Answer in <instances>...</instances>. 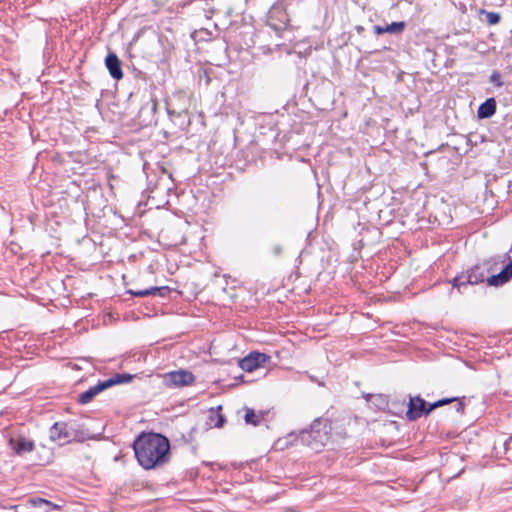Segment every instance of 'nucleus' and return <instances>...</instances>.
Instances as JSON below:
<instances>
[{
	"instance_id": "9b49d317",
	"label": "nucleus",
	"mask_w": 512,
	"mask_h": 512,
	"mask_svg": "<svg viewBox=\"0 0 512 512\" xmlns=\"http://www.w3.org/2000/svg\"><path fill=\"white\" fill-rule=\"evenodd\" d=\"M105 64H106V67L113 79H115V80L122 79L123 72H122V68H121V62L115 53H109L106 56Z\"/></svg>"
},
{
	"instance_id": "7ed1b4c3",
	"label": "nucleus",
	"mask_w": 512,
	"mask_h": 512,
	"mask_svg": "<svg viewBox=\"0 0 512 512\" xmlns=\"http://www.w3.org/2000/svg\"><path fill=\"white\" fill-rule=\"evenodd\" d=\"M330 429L328 419L316 418L309 429L300 431L297 438L303 445L315 451H320L330 438Z\"/></svg>"
},
{
	"instance_id": "4be33fe9",
	"label": "nucleus",
	"mask_w": 512,
	"mask_h": 512,
	"mask_svg": "<svg viewBox=\"0 0 512 512\" xmlns=\"http://www.w3.org/2000/svg\"><path fill=\"white\" fill-rule=\"evenodd\" d=\"M373 31L375 34L377 35H380V34H384L385 33V30H384V26H381V25H375L373 27Z\"/></svg>"
},
{
	"instance_id": "412c9836",
	"label": "nucleus",
	"mask_w": 512,
	"mask_h": 512,
	"mask_svg": "<svg viewBox=\"0 0 512 512\" xmlns=\"http://www.w3.org/2000/svg\"><path fill=\"white\" fill-rule=\"evenodd\" d=\"M29 503L32 506L50 505L51 504L48 500H45V499L39 498V497L30 499Z\"/></svg>"
},
{
	"instance_id": "1a4fd4ad",
	"label": "nucleus",
	"mask_w": 512,
	"mask_h": 512,
	"mask_svg": "<svg viewBox=\"0 0 512 512\" xmlns=\"http://www.w3.org/2000/svg\"><path fill=\"white\" fill-rule=\"evenodd\" d=\"M73 433L65 422H55L50 428V439L52 441H60L68 443L73 438Z\"/></svg>"
},
{
	"instance_id": "2eb2a0df",
	"label": "nucleus",
	"mask_w": 512,
	"mask_h": 512,
	"mask_svg": "<svg viewBox=\"0 0 512 512\" xmlns=\"http://www.w3.org/2000/svg\"><path fill=\"white\" fill-rule=\"evenodd\" d=\"M222 406H218L215 410L212 409L209 415V421L214 427L221 428L223 427L226 419L224 415L221 413Z\"/></svg>"
},
{
	"instance_id": "4468645a",
	"label": "nucleus",
	"mask_w": 512,
	"mask_h": 512,
	"mask_svg": "<svg viewBox=\"0 0 512 512\" xmlns=\"http://www.w3.org/2000/svg\"><path fill=\"white\" fill-rule=\"evenodd\" d=\"M267 414L263 412L256 413L253 409L247 408L245 413V422L247 424H251L253 426L260 425L261 421L264 419V416Z\"/></svg>"
},
{
	"instance_id": "5701e85b",
	"label": "nucleus",
	"mask_w": 512,
	"mask_h": 512,
	"mask_svg": "<svg viewBox=\"0 0 512 512\" xmlns=\"http://www.w3.org/2000/svg\"><path fill=\"white\" fill-rule=\"evenodd\" d=\"M457 412H463L464 411V404L462 402H458L456 406Z\"/></svg>"
},
{
	"instance_id": "0eeeda50",
	"label": "nucleus",
	"mask_w": 512,
	"mask_h": 512,
	"mask_svg": "<svg viewBox=\"0 0 512 512\" xmlns=\"http://www.w3.org/2000/svg\"><path fill=\"white\" fill-rule=\"evenodd\" d=\"M194 375L186 370L172 371L164 376V383L167 387H183L194 382Z\"/></svg>"
},
{
	"instance_id": "20e7f679",
	"label": "nucleus",
	"mask_w": 512,
	"mask_h": 512,
	"mask_svg": "<svg viewBox=\"0 0 512 512\" xmlns=\"http://www.w3.org/2000/svg\"><path fill=\"white\" fill-rule=\"evenodd\" d=\"M133 379V376L128 373L123 374H114L109 379L99 381L96 385L90 387L85 392L81 393L78 396V403L81 405L88 404L93 400L94 397H96L99 393L103 392L104 390L117 385V384H123L128 383Z\"/></svg>"
},
{
	"instance_id": "6e6552de",
	"label": "nucleus",
	"mask_w": 512,
	"mask_h": 512,
	"mask_svg": "<svg viewBox=\"0 0 512 512\" xmlns=\"http://www.w3.org/2000/svg\"><path fill=\"white\" fill-rule=\"evenodd\" d=\"M268 360L269 356L264 353L251 352L239 361V366L246 372H252L257 368L264 366Z\"/></svg>"
},
{
	"instance_id": "f8f14e48",
	"label": "nucleus",
	"mask_w": 512,
	"mask_h": 512,
	"mask_svg": "<svg viewBox=\"0 0 512 512\" xmlns=\"http://www.w3.org/2000/svg\"><path fill=\"white\" fill-rule=\"evenodd\" d=\"M128 293L135 297H146V296H159L166 297L170 293V288L168 286L162 287H150L147 289H139V290H128Z\"/></svg>"
},
{
	"instance_id": "aec40b11",
	"label": "nucleus",
	"mask_w": 512,
	"mask_h": 512,
	"mask_svg": "<svg viewBox=\"0 0 512 512\" xmlns=\"http://www.w3.org/2000/svg\"><path fill=\"white\" fill-rule=\"evenodd\" d=\"M371 398H375V404L378 408L384 409L387 406L386 397L382 395H369V398H367V400H370Z\"/></svg>"
},
{
	"instance_id": "f03ea898",
	"label": "nucleus",
	"mask_w": 512,
	"mask_h": 512,
	"mask_svg": "<svg viewBox=\"0 0 512 512\" xmlns=\"http://www.w3.org/2000/svg\"><path fill=\"white\" fill-rule=\"evenodd\" d=\"M512 278V260L503 267V269L494 275H490V264L485 262L483 264H476L467 271H463L456 275L450 283L454 288H457L460 293L467 285H477L487 281L490 286H501Z\"/></svg>"
},
{
	"instance_id": "39448f33",
	"label": "nucleus",
	"mask_w": 512,
	"mask_h": 512,
	"mask_svg": "<svg viewBox=\"0 0 512 512\" xmlns=\"http://www.w3.org/2000/svg\"><path fill=\"white\" fill-rule=\"evenodd\" d=\"M288 23V14L283 5L274 4L267 13V25L280 36V33L287 29Z\"/></svg>"
},
{
	"instance_id": "b1692460",
	"label": "nucleus",
	"mask_w": 512,
	"mask_h": 512,
	"mask_svg": "<svg viewBox=\"0 0 512 512\" xmlns=\"http://www.w3.org/2000/svg\"><path fill=\"white\" fill-rule=\"evenodd\" d=\"M356 29H357L358 32H361L363 30V27L357 26Z\"/></svg>"
},
{
	"instance_id": "423d86ee",
	"label": "nucleus",
	"mask_w": 512,
	"mask_h": 512,
	"mask_svg": "<svg viewBox=\"0 0 512 512\" xmlns=\"http://www.w3.org/2000/svg\"><path fill=\"white\" fill-rule=\"evenodd\" d=\"M432 412L424 399L420 396L410 397L406 417L409 421H415L422 416H427Z\"/></svg>"
},
{
	"instance_id": "ddd939ff",
	"label": "nucleus",
	"mask_w": 512,
	"mask_h": 512,
	"mask_svg": "<svg viewBox=\"0 0 512 512\" xmlns=\"http://www.w3.org/2000/svg\"><path fill=\"white\" fill-rule=\"evenodd\" d=\"M497 109V103L495 98H488L485 102L480 104L477 110V116L479 119H488L491 118Z\"/></svg>"
},
{
	"instance_id": "a211bd4d",
	"label": "nucleus",
	"mask_w": 512,
	"mask_h": 512,
	"mask_svg": "<svg viewBox=\"0 0 512 512\" xmlns=\"http://www.w3.org/2000/svg\"><path fill=\"white\" fill-rule=\"evenodd\" d=\"M482 14L486 16V21L490 25H495L500 22L501 16L499 13L482 10Z\"/></svg>"
},
{
	"instance_id": "dca6fc26",
	"label": "nucleus",
	"mask_w": 512,
	"mask_h": 512,
	"mask_svg": "<svg viewBox=\"0 0 512 512\" xmlns=\"http://www.w3.org/2000/svg\"><path fill=\"white\" fill-rule=\"evenodd\" d=\"M406 27V23L404 21L392 22L391 24L385 25L384 30L385 33L399 35L401 34Z\"/></svg>"
},
{
	"instance_id": "9d476101",
	"label": "nucleus",
	"mask_w": 512,
	"mask_h": 512,
	"mask_svg": "<svg viewBox=\"0 0 512 512\" xmlns=\"http://www.w3.org/2000/svg\"><path fill=\"white\" fill-rule=\"evenodd\" d=\"M9 445L20 456L32 452L35 448L34 442L25 437L10 438Z\"/></svg>"
},
{
	"instance_id": "f3484780",
	"label": "nucleus",
	"mask_w": 512,
	"mask_h": 512,
	"mask_svg": "<svg viewBox=\"0 0 512 512\" xmlns=\"http://www.w3.org/2000/svg\"><path fill=\"white\" fill-rule=\"evenodd\" d=\"M489 82L493 84L494 87L500 88L504 85L502 81L501 73L498 70H493L490 77Z\"/></svg>"
},
{
	"instance_id": "6ab92c4d",
	"label": "nucleus",
	"mask_w": 512,
	"mask_h": 512,
	"mask_svg": "<svg viewBox=\"0 0 512 512\" xmlns=\"http://www.w3.org/2000/svg\"><path fill=\"white\" fill-rule=\"evenodd\" d=\"M458 398L452 397V398H443L438 401H435L434 403L429 404V410H434L436 408L442 407L446 404H449L451 402L457 401Z\"/></svg>"
},
{
	"instance_id": "f257e3e1",
	"label": "nucleus",
	"mask_w": 512,
	"mask_h": 512,
	"mask_svg": "<svg viewBox=\"0 0 512 512\" xmlns=\"http://www.w3.org/2000/svg\"><path fill=\"white\" fill-rule=\"evenodd\" d=\"M135 457L145 470L161 467L170 460V442L160 433L142 432L133 443Z\"/></svg>"
}]
</instances>
